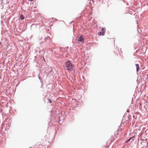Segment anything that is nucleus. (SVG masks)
Instances as JSON below:
<instances>
[{
	"mask_svg": "<svg viewBox=\"0 0 148 148\" xmlns=\"http://www.w3.org/2000/svg\"><path fill=\"white\" fill-rule=\"evenodd\" d=\"M65 69L69 71H71L73 69V64L69 61H66L65 62Z\"/></svg>",
	"mask_w": 148,
	"mask_h": 148,
	"instance_id": "1",
	"label": "nucleus"
},
{
	"mask_svg": "<svg viewBox=\"0 0 148 148\" xmlns=\"http://www.w3.org/2000/svg\"><path fill=\"white\" fill-rule=\"evenodd\" d=\"M79 41H80L81 43H83L84 42V37L82 35H81L79 37L78 40Z\"/></svg>",
	"mask_w": 148,
	"mask_h": 148,
	"instance_id": "2",
	"label": "nucleus"
},
{
	"mask_svg": "<svg viewBox=\"0 0 148 148\" xmlns=\"http://www.w3.org/2000/svg\"><path fill=\"white\" fill-rule=\"evenodd\" d=\"M105 29L104 28H103L102 29L101 32H100L99 33H98V34L99 35H102L103 36L104 35V33H105Z\"/></svg>",
	"mask_w": 148,
	"mask_h": 148,
	"instance_id": "3",
	"label": "nucleus"
},
{
	"mask_svg": "<svg viewBox=\"0 0 148 148\" xmlns=\"http://www.w3.org/2000/svg\"><path fill=\"white\" fill-rule=\"evenodd\" d=\"M133 138V137H132L130 138L128 140L125 141V143H127L130 140H132L133 141H134V140L132 138Z\"/></svg>",
	"mask_w": 148,
	"mask_h": 148,
	"instance_id": "4",
	"label": "nucleus"
},
{
	"mask_svg": "<svg viewBox=\"0 0 148 148\" xmlns=\"http://www.w3.org/2000/svg\"><path fill=\"white\" fill-rule=\"evenodd\" d=\"M136 71L137 72H138L139 69V65L138 64H136Z\"/></svg>",
	"mask_w": 148,
	"mask_h": 148,
	"instance_id": "5",
	"label": "nucleus"
},
{
	"mask_svg": "<svg viewBox=\"0 0 148 148\" xmlns=\"http://www.w3.org/2000/svg\"><path fill=\"white\" fill-rule=\"evenodd\" d=\"M25 18V17L23 16L22 14H21L20 16V18L21 20H23Z\"/></svg>",
	"mask_w": 148,
	"mask_h": 148,
	"instance_id": "6",
	"label": "nucleus"
},
{
	"mask_svg": "<svg viewBox=\"0 0 148 148\" xmlns=\"http://www.w3.org/2000/svg\"><path fill=\"white\" fill-rule=\"evenodd\" d=\"M47 100L49 101V102L50 103H51L52 102V101L51 100V99H48Z\"/></svg>",
	"mask_w": 148,
	"mask_h": 148,
	"instance_id": "7",
	"label": "nucleus"
},
{
	"mask_svg": "<svg viewBox=\"0 0 148 148\" xmlns=\"http://www.w3.org/2000/svg\"><path fill=\"white\" fill-rule=\"evenodd\" d=\"M29 1H33L34 0H29Z\"/></svg>",
	"mask_w": 148,
	"mask_h": 148,
	"instance_id": "8",
	"label": "nucleus"
},
{
	"mask_svg": "<svg viewBox=\"0 0 148 148\" xmlns=\"http://www.w3.org/2000/svg\"><path fill=\"white\" fill-rule=\"evenodd\" d=\"M29 148H32L31 147H29Z\"/></svg>",
	"mask_w": 148,
	"mask_h": 148,
	"instance_id": "9",
	"label": "nucleus"
}]
</instances>
